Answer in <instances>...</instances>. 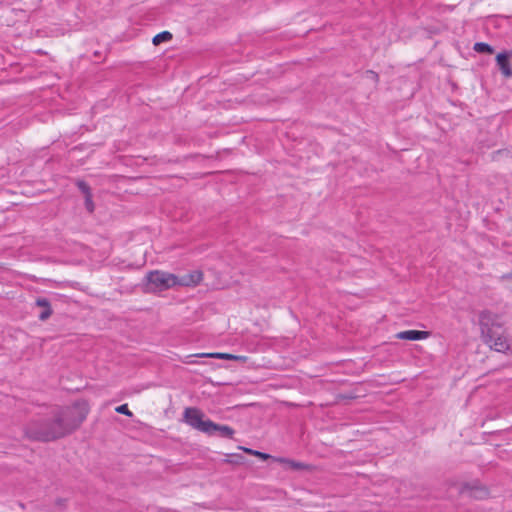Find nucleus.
I'll use <instances>...</instances> for the list:
<instances>
[{
  "mask_svg": "<svg viewBox=\"0 0 512 512\" xmlns=\"http://www.w3.org/2000/svg\"><path fill=\"white\" fill-rule=\"evenodd\" d=\"M203 274L199 270L177 277V286H194L201 282Z\"/></svg>",
  "mask_w": 512,
  "mask_h": 512,
  "instance_id": "nucleus-8",
  "label": "nucleus"
},
{
  "mask_svg": "<svg viewBox=\"0 0 512 512\" xmlns=\"http://www.w3.org/2000/svg\"><path fill=\"white\" fill-rule=\"evenodd\" d=\"M36 306L42 308V311L38 315L39 320L45 321L52 315V309L50 302L46 298H37L35 301Z\"/></svg>",
  "mask_w": 512,
  "mask_h": 512,
  "instance_id": "nucleus-10",
  "label": "nucleus"
},
{
  "mask_svg": "<svg viewBox=\"0 0 512 512\" xmlns=\"http://www.w3.org/2000/svg\"><path fill=\"white\" fill-rule=\"evenodd\" d=\"M463 497L474 499H485L488 496V490L478 485H464L460 491Z\"/></svg>",
  "mask_w": 512,
  "mask_h": 512,
  "instance_id": "nucleus-7",
  "label": "nucleus"
},
{
  "mask_svg": "<svg viewBox=\"0 0 512 512\" xmlns=\"http://www.w3.org/2000/svg\"><path fill=\"white\" fill-rule=\"evenodd\" d=\"M77 186L79 190L85 195V197L92 195L91 189L85 181H78Z\"/></svg>",
  "mask_w": 512,
  "mask_h": 512,
  "instance_id": "nucleus-14",
  "label": "nucleus"
},
{
  "mask_svg": "<svg viewBox=\"0 0 512 512\" xmlns=\"http://www.w3.org/2000/svg\"><path fill=\"white\" fill-rule=\"evenodd\" d=\"M474 51H476L477 53H487V54H492L494 52V49L492 46H490L489 44L487 43H484V42H477L474 44V47H473Z\"/></svg>",
  "mask_w": 512,
  "mask_h": 512,
  "instance_id": "nucleus-11",
  "label": "nucleus"
},
{
  "mask_svg": "<svg viewBox=\"0 0 512 512\" xmlns=\"http://www.w3.org/2000/svg\"><path fill=\"white\" fill-rule=\"evenodd\" d=\"M246 452L250 453V454H253V455H256V450H252V449H245Z\"/></svg>",
  "mask_w": 512,
  "mask_h": 512,
  "instance_id": "nucleus-18",
  "label": "nucleus"
},
{
  "mask_svg": "<svg viewBox=\"0 0 512 512\" xmlns=\"http://www.w3.org/2000/svg\"><path fill=\"white\" fill-rule=\"evenodd\" d=\"M200 356L210 357V358H218V359H238V356L228 354V353H205Z\"/></svg>",
  "mask_w": 512,
  "mask_h": 512,
  "instance_id": "nucleus-13",
  "label": "nucleus"
},
{
  "mask_svg": "<svg viewBox=\"0 0 512 512\" xmlns=\"http://www.w3.org/2000/svg\"><path fill=\"white\" fill-rule=\"evenodd\" d=\"M503 278L508 282V287L512 292V272L504 275Z\"/></svg>",
  "mask_w": 512,
  "mask_h": 512,
  "instance_id": "nucleus-17",
  "label": "nucleus"
},
{
  "mask_svg": "<svg viewBox=\"0 0 512 512\" xmlns=\"http://www.w3.org/2000/svg\"><path fill=\"white\" fill-rule=\"evenodd\" d=\"M429 332L419 330H406L396 334V338L400 340L417 341L428 338Z\"/></svg>",
  "mask_w": 512,
  "mask_h": 512,
  "instance_id": "nucleus-9",
  "label": "nucleus"
},
{
  "mask_svg": "<svg viewBox=\"0 0 512 512\" xmlns=\"http://www.w3.org/2000/svg\"><path fill=\"white\" fill-rule=\"evenodd\" d=\"M512 58V51H503L497 54L496 63L505 78L512 77V66L510 59Z\"/></svg>",
  "mask_w": 512,
  "mask_h": 512,
  "instance_id": "nucleus-5",
  "label": "nucleus"
},
{
  "mask_svg": "<svg viewBox=\"0 0 512 512\" xmlns=\"http://www.w3.org/2000/svg\"><path fill=\"white\" fill-rule=\"evenodd\" d=\"M258 459L267 460L272 459L273 461L282 463L285 465V468L291 469V470H306L309 468L307 464H304L302 462L294 461L291 459L286 458H274L270 456L269 454L263 453L258 451Z\"/></svg>",
  "mask_w": 512,
  "mask_h": 512,
  "instance_id": "nucleus-6",
  "label": "nucleus"
},
{
  "mask_svg": "<svg viewBox=\"0 0 512 512\" xmlns=\"http://www.w3.org/2000/svg\"><path fill=\"white\" fill-rule=\"evenodd\" d=\"M115 411L117 413L124 414V415L129 416V417L132 416V412L129 410L127 404H123V405H120V406L116 407Z\"/></svg>",
  "mask_w": 512,
  "mask_h": 512,
  "instance_id": "nucleus-15",
  "label": "nucleus"
},
{
  "mask_svg": "<svg viewBox=\"0 0 512 512\" xmlns=\"http://www.w3.org/2000/svg\"><path fill=\"white\" fill-rule=\"evenodd\" d=\"M177 286V276L164 271H150L146 275V291L162 292Z\"/></svg>",
  "mask_w": 512,
  "mask_h": 512,
  "instance_id": "nucleus-4",
  "label": "nucleus"
},
{
  "mask_svg": "<svg viewBox=\"0 0 512 512\" xmlns=\"http://www.w3.org/2000/svg\"><path fill=\"white\" fill-rule=\"evenodd\" d=\"M171 39H172V34L170 32H168V31H163V32L155 35L153 37L152 42H153L154 45H159L162 42L169 41Z\"/></svg>",
  "mask_w": 512,
  "mask_h": 512,
  "instance_id": "nucleus-12",
  "label": "nucleus"
},
{
  "mask_svg": "<svg viewBox=\"0 0 512 512\" xmlns=\"http://www.w3.org/2000/svg\"><path fill=\"white\" fill-rule=\"evenodd\" d=\"M183 416L189 426L209 436L218 434L222 438H232L234 435V430L230 426L216 424L205 419L204 413L198 408H186Z\"/></svg>",
  "mask_w": 512,
  "mask_h": 512,
  "instance_id": "nucleus-3",
  "label": "nucleus"
},
{
  "mask_svg": "<svg viewBox=\"0 0 512 512\" xmlns=\"http://www.w3.org/2000/svg\"><path fill=\"white\" fill-rule=\"evenodd\" d=\"M85 206L89 212L94 211V203L92 201V195L85 197Z\"/></svg>",
  "mask_w": 512,
  "mask_h": 512,
  "instance_id": "nucleus-16",
  "label": "nucleus"
},
{
  "mask_svg": "<svg viewBox=\"0 0 512 512\" xmlns=\"http://www.w3.org/2000/svg\"><path fill=\"white\" fill-rule=\"evenodd\" d=\"M479 324L484 342L490 348L503 353L510 349V341L498 315L490 311H483L479 315Z\"/></svg>",
  "mask_w": 512,
  "mask_h": 512,
  "instance_id": "nucleus-2",
  "label": "nucleus"
},
{
  "mask_svg": "<svg viewBox=\"0 0 512 512\" xmlns=\"http://www.w3.org/2000/svg\"><path fill=\"white\" fill-rule=\"evenodd\" d=\"M88 412L89 407L85 401H77L71 406L56 407L49 414L29 421L24 429L25 435L33 441H55L78 429Z\"/></svg>",
  "mask_w": 512,
  "mask_h": 512,
  "instance_id": "nucleus-1",
  "label": "nucleus"
},
{
  "mask_svg": "<svg viewBox=\"0 0 512 512\" xmlns=\"http://www.w3.org/2000/svg\"><path fill=\"white\" fill-rule=\"evenodd\" d=\"M371 73L373 74V76H374L375 78H377V77H378V75H377V74H375V73H373V72H371Z\"/></svg>",
  "mask_w": 512,
  "mask_h": 512,
  "instance_id": "nucleus-19",
  "label": "nucleus"
}]
</instances>
